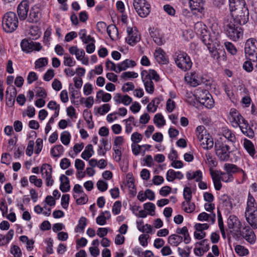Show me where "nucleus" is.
<instances>
[{"label": "nucleus", "instance_id": "f257e3e1", "mask_svg": "<svg viewBox=\"0 0 257 257\" xmlns=\"http://www.w3.org/2000/svg\"><path fill=\"white\" fill-rule=\"evenodd\" d=\"M223 26L225 33L230 39L237 41L242 36L243 31L240 27V25L234 22L233 18H225Z\"/></svg>", "mask_w": 257, "mask_h": 257}, {"label": "nucleus", "instance_id": "f03ea898", "mask_svg": "<svg viewBox=\"0 0 257 257\" xmlns=\"http://www.w3.org/2000/svg\"><path fill=\"white\" fill-rule=\"evenodd\" d=\"M141 76L146 91L149 93L152 94L154 91L152 79L158 81L160 79L159 75L155 70L150 69L149 71L143 70L141 72Z\"/></svg>", "mask_w": 257, "mask_h": 257}, {"label": "nucleus", "instance_id": "7ed1b4c3", "mask_svg": "<svg viewBox=\"0 0 257 257\" xmlns=\"http://www.w3.org/2000/svg\"><path fill=\"white\" fill-rule=\"evenodd\" d=\"M174 59L177 66L183 71L190 70L192 66L193 63L190 56L183 51L176 52L174 55Z\"/></svg>", "mask_w": 257, "mask_h": 257}, {"label": "nucleus", "instance_id": "20e7f679", "mask_svg": "<svg viewBox=\"0 0 257 257\" xmlns=\"http://www.w3.org/2000/svg\"><path fill=\"white\" fill-rule=\"evenodd\" d=\"M18 24V19L16 13L9 12L4 16L2 26L5 32L7 33L14 32L17 28Z\"/></svg>", "mask_w": 257, "mask_h": 257}, {"label": "nucleus", "instance_id": "39448f33", "mask_svg": "<svg viewBox=\"0 0 257 257\" xmlns=\"http://www.w3.org/2000/svg\"><path fill=\"white\" fill-rule=\"evenodd\" d=\"M244 51L247 59L256 63L254 69L257 71V41L254 38L248 39L245 44Z\"/></svg>", "mask_w": 257, "mask_h": 257}, {"label": "nucleus", "instance_id": "423d86ee", "mask_svg": "<svg viewBox=\"0 0 257 257\" xmlns=\"http://www.w3.org/2000/svg\"><path fill=\"white\" fill-rule=\"evenodd\" d=\"M194 31L196 34L200 37L205 45L207 47L210 46L214 39L207 30L206 25L202 22H198L194 25Z\"/></svg>", "mask_w": 257, "mask_h": 257}, {"label": "nucleus", "instance_id": "0eeeda50", "mask_svg": "<svg viewBox=\"0 0 257 257\" xmlns=\"http://www.w3.org/2000/svg\"><path fill=\"white\" fill-rule=\"evenodd\" d=\"M214 149L216 156L222 161H227L230 158V147L225 142L217 141L215 143Z\"/></svg>", "mask_w": 257, "mask_h": 257}, {"label": "nucleus", "instance_id": "6e6552de", "mask_svg": "<svg viewBox=\"0 0 257 257\" xmlns=\"http://www.w3.org/2000/svg\"><path fill=\"white\" fill-rule=\"evenodd\" d=\"M133 5L137 13L141 17L145 18L150 14L151 6L146 0H134Z\"/></svg>", "mask_w": 257, "mask_h": 257}, {"label": "nucleus", "instance_id": "1a4fd4ad", "mask_svg": "<svg viewBox=\"0 0 257 257\" xmlns=\"http://www.w3.org/2000/svg\"><path fill=\"white\" fill-rule=\"evenodd\" d=\"M185 80L192 86L196 87L201 84L207 85V80L201 75L196 72H191L190 73H187L185 76Z\"/></svg>", "mask_w": 257, "mask_h": 257}, {"label": "nucleus", "instance_id": "9d476101", "mask_svg": "<svg viewBox=\"0 0 257 257\" xmlns=\"http://www.w3.org/2000/svg\"><path fill=\"white\" fill-rule=\"evenodd\" d=\"M253 229L249 226H245L240 229L239 234H236V236L237 237H241L250 244H253L256 240V236Z\"/></svg>", "mask_w": 257, "mask_h": 257}, {"label": "nucleus", "instance_id": "9b49d317", "mask_svg": "<svg viewBox=\"0 0 257 257\" xmlns=\"http://www.w3.org/2000/svg\"><path fill=\"white\" fill-rule=\"evenodd\" d=\"M228 119L234 127H237L241 122L245 121V119L240 113L235 108H231L228 116Z\"/></svg>", "mask_w": 257, "mask_h": 257}, {"label": "nucleus", "instance_id": "f8f14e48", "mask_svg": "<svg viewBox=\"0 0 257 257\" xmlns=\"http://www.w3.org/2000/svg\"><path fill=\"white\" fill-rule=\"evenodd\" d=\"M21 46L22 50L27 53L33 50L39 51L42 48L40 43L34 42L31 39H23L21 43Z\"/></svg>", "mask_w": 257, "mask_h": 257}, {"label": "nucleus", "instance_id": "ddd939ff", "mask_svg": "<svg viewBox=\"0 0 257 257\" xmlns=\"http://www.w3.org/2000/svg\"><path fill=\"white\" fill-rule=\"evenodd\" d=\"M126 31L128 36L125 40L128 44L134 46L140 40V35L136 29H134L131 27H127Z\"/></svg>", "mask_w": 257, "mask_h": 257}, {"label": "nucleus", "instance_id": "4468645a", "mask_svg": "<svg viewBox=\"0 0 257 257\" xmlns=\"http://www.w3.org/2000/svg\"><path fill=\"white\" fill-rule=\"evenodd\" d=\"M29 4L27 1H22L18 6L17 13L20 21H24L28 17Z\"/></svg>", "mask_w": 257, "mask_h": 257}, {"label": "nucleus", "instance_id": "2eb2a0df", "mask_svg": "<svg viewBox=\"0 0 257 257\" xmlns=\"http://www.w3.org/2000/svg\"><path fill=\"white\" fill-rule=\"evenodd\" d=\"M247 222L252 229H257V210L244 212Z\"/></svg>", "mask_w": 257, "mask_h": 257}, {"label": "nucleus", "instance_id": "dca6fc26", "mask_svg": "<svg viewBox=\"0 0 257 257\" xmlns=\"http://www.w3.org/2000/svg\"><path fill=\"white\" fill-rule=\"evenodd\" d=\"M227 225L229 228L238 231L240 229L241 223L237 217L234 215H230L227 219Z\"/></svg>", "mask_w": 257, "mask_h": 257}, {"label": "nucleus", "instance_id": "f3484780", "mask_svg": "<svg viewBox=\"0 0 257 257\" xmlns=\"http://www.w3.org/2000/svg\"><path fill=\"white\" fill-rule=\"evenodd\" d=\"M189 5L191 10L202 13L204 10V0H190Z\"/></svg>", "mask_w": 257, "mask_h": 257}, {"label": "nucleus", "instance_id": "a211bd4d", "mask_svg": "<svg viewBox=\"0 0 257 257\" xmlns=\"http://www.w3.org/2000/svg\"><path fill=\"white\" fill-rule=\"evenodd\" d=\"M257 210V203L250 192H248L245 212Z\"/></svg>", "mask_w": 257, "mask_h": 257}, {"label": "nucleus", "instance_id": "6ab92c4d", "mask_svg": "<svg viewBox=\"0 0 257 257\" xmlns=\"http://www.w3.org/2000/svg\"><path fill=\"white\" fill-rule=\"evenodd\" d=\"M136 65V63L134 61L126 59L121 63L117 64L116 73H119L121 71L125 70L130 67H134Z\"/></svg>", "mask_w": 257, "mask_h": 257}, {"label": "nucleus", "instance_id": "aec40b11", "mask_svg": "<svg viewBox=\"0 0 257 257\" xmlns=\"http://www.w3.org/2000/svg\"><path fill=\"white\" fill-rule=\"evenodd\" d=\"M41 13L39 10L32 9L27 17V21L31 23H36L40 20Z\"/></svg>", "mask_w": 257, "mask_h": 257}, {"label": "nucleus", "instance_id": "412c9836", "mask_svg": "<svg viewBox=\"0 0 257 257\" xmlns=\"http://www.w3.org/2000/svg\"><path fill=\"white\" fill-rule=\"evenodd\" d=\"M240 130L242 133L245 136L248 137L249 138H253L254 136V132L253 130L250 128L249 126L247 121L245 120V121L241 122V123L239 126Z\"/></svg>", "mask_w": 257, "mask_h": 257}, {"label": "nucleus", "instance_id": "4be33fe9", "mask_svg": "<svg viewBox=\"0 0 257 257\" xmlns=\"http://www.w3.org/2000/svg\"><path fill=\"white\" fill-rule=\"evenodd\" d=\"M165 55V52L161 48H157L154 53L156 60L158 63L161 64H166L168 61Z\"/></svg>", "mask_w": 257, "mask_h": 257}, {"label": "nucleus", "instance_id": "5701e85b", "mask_svg": "<svg viewBox=\"0 0 257 257\" xmlns=\"http://www.w3.org/2000/svg\"><path fill=\"white\" fill-rule=\"evenodd\" d=\"M230 12H234L245 6L244 0H229Z\"/></svg>", "mask_w": 257, "mask_h": 257}, {"label": "nucleus", "instance_id": "b1692460", "mask_svg": "<svg viewBox=\"0 0 257 257\" xmlns=\"http://www.w3.org/2000/svg\"><path fill=\"white\" fill-rule=\"evenodd\" d=\"M60 181L61 182L60 189L61 191L63 192L69 191L70 189V186L68 178L64 175H61L60 177Z\"/></svg>", "mask_w": 257, "mask_h": 257}, {"label": "nucleus", "instance_id": "393cba45", "mask_svg": "<svg viewBox=\"0 0 257 257\" xmlns=\"http://www.w3.org/2000/svg\"><path fill=\"white\" fill-rule=\"evenodd\" d=\"M209 91L206 89H198L195 94V98L199 102L211 96Z\"/></svg>", "mask_w": 257, "mask_h": 257}, {"label": "nucleus", "instance_id": "a878e982", "mask_svg": "<svg viewBox=\"0 0 257 257\" xmlns=\"http://www.w3.org/2000/svg\"><path fill=\"white\" fill-rule=\"evenodd\" d=\"M219 201L225 210L229 211L232 209V206L230 199L227 195L224 194L221 196Z\"/></svg>", "mask_w": 257, "mask_h": 257}, {"label": "nucleus", "instance_id": "bb28decb", "mask_svg": "<svg viewBox=\"0 0 257 257\" xmlns=\"http://www.w3.org/2000/svg\"><path fill=\"white\" fill-rule=\"evenodd\" d=\"M183 241V237L179 235L173 234L168 238V243L172 246H177Z\"/></svg>", "mask_w": 257, "mask_h": 257}, {"label": "nucleus", "instance_id": "cd10ccee", "mask_svg": "<svg viewBox=\"0 0 257 257\" xmlns=\"http://www.w3.org/2000/svg\"><path fill=\"white\" fill-rule=\"evenodd\" d=\"M243 13V15L239 16L238 17L233 18L234 22L240 25L245 24L248 20V9H244V12Z\"/></svg>", "mask_w": 257, "mask_h": 257}, {"label": "nucleus", "instance_id": "c85d7f7f", "mask_svg": "<svg viewBox=\"0 0 257 257\" xmlns=\"http://www.w3.org/2000/svg\"><path fill=\"white\" fill-rule=\"evenodd\" d=\"M216 215L215 213H212L211 214H207L203 212L200 213L198 216V219L199 221H211L212 223H214L215 221Z\"/></svg>", "mask_w": 257, "mask_h": 257}, {"label": "nucleus", "instance_id": "c756f323", "mask_svg": "<svg viewBox=\"0 0 257 257\" xmlns=\"http://www.w3.org/2000/svg\"><path fill=\"white\" fill-rule=\"evenodd\" d=\"M93 153V146L91 144H89L85 147L81 156L84 160L87 161L92 156Z\"/></svg>", "mask_w": 257, "mask_h": 257}, {"label": "nucleus", "instance_id": "7c9ffc66", "mask_svg": "<svg viewBox=\"0 0 257 257\" xmlns=\"http://www.w3.org/2000/svg\"><path fill=\"white\" fill-rule=\"evenodd\" d=\"M243 146L246 151L251 156H253L255 151L253 143L249 140L244 139L243 140Z\"/></svg>", "mask_w": 257, "mask_h": 257}, {"label": "nucleus", "instance_id": "2f4dec72", "mask_svg": "<svg viewBox=\"0 0 257 257\" xmlns=\"http://www.w3.org/2000/svg\"><path fill=\"white\" fill-rule=\"evenodd\" d=\"M222 133L223 136L227 139L229 142L234 143L236 141V138L234 134L227 127L222 128Z\"/></svg>", "mask_w": 257, "mask_h": 257}, {"label": "nucleus", "instance_id": "473e14b6", "mask_svg": "<svg viewBox=\"0 0 257 257\" xmlns=\"http://www.w3.org/2000/svg\"><path fill=\"white\" fill-rule=\"evenodd\" d=\"M137 228L138 230L142 232H147V233H151L152 231V226L148 224H144V221L141 220L137 221Z\"/></svg>", "mask_w": 257, "mask_h": 257}, {"label": "nucleus", "instance_id": "72a5a7b5", "mask_svg": "<svg viewBox=\"0 0 257 257\" xmlns=\"http://www.w3.org/2000/svg\"><path fill=\"white\" fill-rule=\"evenodd\" d=\"M182 207L184 211L187 213H192L195 209V204L191 202V200H189V202H188V201L183 202Z\"/></svg>", "mask_w": 257, "mask_h": 257}, {"label": "nucleus", "instance_id": "f704fd0d", "mask_svg": "<svg viewBox=\"0 0 257 257\" xmlns=\"http://www.w3.org/2000/svg\"><path fill=\"white\" fill-rule=\"evenodd\" d=\"M79 35L80 39L84 43L87 44L91 42H95L94 39L90 35H86V31L85 29L81 30L79 33Z\"/></svg>", "mask_w": 257, "mask_h": 257}, {"label": "nucleus", "instance_id": "c9c22d12", "mask_svg": "<svg viewBox=\"0 0 257 257\" xmlns=\"http://www.w3.org/2000/svg\"><path fill=\"white\" fill-rule=\"evenodd\" d=\"M52 168L50 165L44 164L41 169V173L43 178L52 175Z\"/></svg>", "mask_w": 257, "mask_h": 257}, {"label": "nucleus", "instance_id": "e433bc0d", "mask_svg": "<svg viewBox=\"0 0 257 257\" xmlns=\"http://www.w3.org/2000/svg\"><path fill=\"white\" fill-rule=\"evenodd\" d=\"M224 168L226 172L231 175L240 171H243L242 170L238 168L236 165L232 164H225Z\"/></svg>", "mask_w": 257, "mask_h": 257}, {"label": "nucleus", "instance_id": "4c0bfd02", "mask_svg": "<svg viewBox=\"0 0 257 257\" xmlns=\"http://www.w3.org/2000/svg\"><path fill=\"white\" fill-rule=\"evenodd\" d=\"M64 148L61 145H56L51 150V154L54 157H58L63 154Z\"/></svg>", "mask_w": 257, "mask_h": 257}, {"label": "nucleus", "instance_id": "58836bf2", "mask_svg": "<svg viewBox=\"0 0 257 257\" xmlns=\"http://www.w3.org/2000/svg\"><path fill=\"white\" fill-rule=\"evenodd\" d=\"M214 143L212 138H208V137H205L204 141L200 143V145L202 146V148L205 150L211 149Z\"/></svg>", "mask_w": 257, "mask_h": 257}, {"label": "nucleus", "instance_id": "ea45409f", "mask_svg": "<svg viewBox=\"0 0 257 257\" xmlns=\"http://www.w3.org/2000/svg\"><path fill=\"white\" fill-rule=\"evenodd\" d=\"M160 103V100L155 98L150 102L147 106V110L150 112H155Z\"/></svg>", "mask_w": 257, "mask_h": 257}, {"label": "nucleus", "instance_id": "a19ab883", "mask_svg": "<svg viewBox=\"0 0 257 257\" xmlns=\"http://www.w3.org/2000/svg\"><path fill=\"white\" fill-rule=\"evenodd\" d=\"M107 33L111 39H114L115 36H118V30L116 27L113 25H109L107 27Z\"/></svg>", "mask_w": 257, "mask_h": 257}, {"label": "nucleus", "instance_id": "79ce46f5", "mask_svg": "<svg viewBox=\"0 0 257 257\" xmlns=\"http://www.w3.org/2000/svg\"><path fill=\"white\" fill-rule=\"evenodd\" d=\"M87 224V219L85 217H81L78 221V224L75 228L76 232H83Z\"/></svg>", "mask_w": 257, "mask_h": 257}, {"label": "nucleus", "instance_id": "37998d69", "mask_svg": "<svg viewBox=\"0 0 257 257\" xmlns=\"http://www.w3.org/2000/svg\"><path fill=\"white\" fill-rule=\"evenodd\" d=\"M208 49L211 55V57L217 60L220 58V54L222 53V55L224 56V54L225 53L223 50H220L219 52L216 49H214L213 47L211 48L210 46H208Z\"/></svg>", "mask_w": 257, "mask_h": 257}, {"label": "nucleus", "instance_id": "c03bdc74", "mask_svg": "<svg viewBox=\"0 0 257 257\" xmlns=\"http://www.w3.org/2000/svg\"><path fill=\"white\" fill-rule=\"evenodd\" d=\"M154 122L158 127H162L165 124V120L161 114L157 113L154 117Z\"/></svg>", "mask_w": 257, "mask_h": 257}, {"label": "nucleus", "instance_id": "a18cd8bd", "mask_svg": "<svg viewBox=\"0 0 257 257\" xmlns=\"http://www.w3.org/2000/svg\"><path fill=\"white\" fill-rule=\"evenodd\" d=\"M126 186L129 189L130 194L135 196L136 194L137 190L134 183V179L129 178L127 181Z\"/></svg>", "mask_w": 257, "mask_h": 257}, {"label": "nucleus", "instance_id": "49530a36", "mask_svg": "<svg viewBox=\"0 0 257 257\" xmlns=\"http://www.w3.org/2000/svg\"><path fill=\"white\" fill-rule=\"evenodd\" d=\"M63 64L65 66L72 67L75 65L76 61L68 54H65L64 56Z\"/></svg>", "mask_w": 257, "mask_h": 257}, {"label": "nucleus", "instance_id": "de8ad7c7", "mask_svg": "<svg viewBox=\"0 0 257 257\" xmlns=\"http://www.w3.org/2000/svg\"><path fill=\"white\" fill-rule=\"evenodd\" d=\"M70 135L69 132L65 131L61 134L60 140L61 142L66 146H67L70 143Z\"/></svg>", "mask_w": 257, "mask_h": 257}, {"label": "nucleus", "instance_id": "09e8293b", "mask_svg": "<svg viewBox=\"0 0 257 257\" xmlns=\"http://www.w3.org/2000/svg\"><path fill=\"white\" fill-rule=\"evenodd\" d=\"M29 181L31 183L34 184V185L37 187H41L42 186L43 182L42 179H38L35 175H32L29 178Z\"/></svg>", "mask_w": 257, "mask_h": 257}, {"label": "nucleus", "instance_id": "8fccbe9b", "mask_svg": "<svg viewBox=\"0 0 257 257\" xmlns=\"http://www.w3.org/2000/svg\"><path fill=\"white\" fill-rule=\"evenodd\" d=\"M110 109V105L108 103H105L100 107H98L97 112L100 115H104L108 112Z\"/></svg>", "mask_w": 257, "mask_h": 257}, {"label": "nucleus", "instance_id": "3c124183", "mask_svg": "<svg viewBox=\"0 0 257 257\" xmlns=\"http://www.w3.org/2000/svg\"><path fill=\"white\" fill-rule=\"evenodd\" d=\"M201 104L204 105V106L207 108H211L214 106V102L212 98V96L208 97L205 100L204 99L203 101L200 102Z\"/></svg>", "mask_w": 257, "mask_h": 257}, {"label": "nucleus", "instance_id": "603ef678", "mask_svg": "<svg viewBox=\"0 0 257 257\" xmlns=\"http://www.w3.org/2000/svg\"><path fill=\"white\" fill-rule=\"evenodd\" d=\"M256 64L252 60H249L244 62L243 65V68L247 72H251L253 70V65L255 66Z\"/></svg>", "mask_w": 257, "mask_h": 257}, {"label": "nucleus", "instance_id": "864d4df0", "mask_svg": "<svg viewBox=\"0 0 257 257\" xmlns=\"http://www.w3.org/2000/svg\"><path fill=\"white\" fill-rule=\"evenodd\" d=\"M235 251L239 255H245L248 253V250L240 245H236L235 246Z\"/></svg>", "mask_w": 257, "mask_h": 257}, {"label": "nucleus", "instance_id": "5fc2aeb1", "mask_svg": "<svg viewBox=\"0 0 257 257\" xmlns=\"http://www.w3.org/2000/svg\"><path fill=\"white\" fill-rule=\"evenodd\" d=\"M121 203L120 201H117L114 202L112 206V212L114 215L118 214L121 210Z\"/></svg>", "mask_w": 257, "mask_h": 257}, {"label": "nucleus", "instance_id": "6e6d98bb", "mask_svg": "<svg viewBox=\"0 0 257 257\" xmlns=\"http://www.w3.org/2000/svg\"><path fill=\"white\" fill-rule=\"evenodd\" d=\"M183 196L185 201H188V202H189V200H191L192 191L190 187H185L184 188L183 191Z\"/></svg>", "mask_w": 257, "mask_h": 257}, {"label": "nucleus", "instance_id": "4d7b16f0", "mask_svg": "<svg viewBox=\"0 0 257 257\" xmlns=\"http://www.w3.org/2000/svg\"><path fill=\"white\" fill-rule=\"evenodd\" d=\"M224 45L227 50L232 55H235L237 52V50L234 46L230 42H226L224 43Z\"/></svg>", "mask_w": 257, "mask_h": 257}, {"label": "nucleus", "instance_id": "13d9d810", "mask_svg": "<svg viewBox=\"0 0 257 257\" xmlns=\"http://www.w3.org/2000/svg\"><path fill=\"white\" fill-rule=\"evenodd\" d=\"M220 179L225 182H230L233 180V177L231 174H229L228 173H220Z\"/></svg>", "mask_w": 257, "mask_h": 257}, {"label": "nucleus", "instance_id": "bf43d9fd", "mask_svg": "<svg viewBox=\"0 0 257 257\" xmlns=\"http://www.w3.org/2000/svg\"><path fill=\"white\" fill-rule=\"evenodd\" d=\"M97 189L101 191L104 192L107 189L108 184L106 182L103 180H99L96 183Z\"/></svg>", "mask_w": 257, "mask_h": 257}, {"label": "nucleus", "instance_id": "052dcab7", "mask_svg": "<svg viewBox=\"0 0 257 257\" xmlns=\"http://www.w3.org/2000/svg\"><path fill=\"white\" fill-rule=\"evenodd\" d=\"M138 77V73L131 71L123 72L121 75V77L124 79H126L127 78H136Z\"/></svg>", "mask_w": 257, "mask_h": 257}, {"label": "nucleus", "instance_id": "680f3d73", "mask_svg": "<svg viewBox=\"0 0 257 257\" xmlns=\"http://www.w3.org/2000/svg\"><path fill=\"white\" fill-rule=\"evenodd\" d=\"M142 135L138 132L134 133L131 136V140L134 144H137L140 142L142 141Z\"/></svg>", "mask_w": 257, "mask_h": 257}, {"label": "nucleus", "instance_id": "e2e57ef3", "mask_svg": "<svg viewBox=\"0 0 257 257\" xmlns=\"http://www.w3.org/2000/svg\"><path fill=\"white\" fill-rule=\"evenodd\" d=\"M52 29L50 27H49L47 29L46 31L44 32V43L48 45L49 43V41L50 39V37L51 35Z\"/></svg>", "mask_w": 257, "mask_h": 257}, {"label": "nucleus", "instance_id": "0e129e2a", "mask_svg": "<svg viewBox=\"0 0 257 257\" xmlns=\"http://www.w3.org/2000/svg\"><path fill=\"white\" fill-rule=\"evenodd\" d=\"M176 172L173 169L168 171L166 174V179L169 182H173L176 179Z\"/></svg>", "mask_w": 257, "mask_h": 257}, {"label": "nucleus", "instance_id": "69168bd1", "mask_svg": "<svg viewBox=\"0 0 257 257\" xmlns=\"http://www.w3.org/2000/svg\"><path fill=\"white\" fill-rule=\"evenodd\" d=\"M48 63V61L46 58H41L38 59L35 62L36 68H41L46 66Z\"/></svg>", "mask_w": 257, "mask_h": 257}, {"label": "nucleus", "instance_id": "338daca9", "mask_svg": "<svg viewBox=\"0 0 257 257\" xmlns=\"http://www.w3.org/2000/svg\"><path fill=\"white\" fill-rule=\"evenodd\" d=\"M75 167L78 171H82L84 168L85 163L81 160L77 159L75 161Z\"/></svg>", "mask_w": 257, "mask_h": 257}, {"label": "nucleus", "instance_id": "774afa93", "mask_svg": "<svg viewBox=\"0 0 257 257\" xmlns=\"http://www.w3.org/2000/svg\"><path fill=\"white\" fill-rule=\"evenodd\" d=\"M171 190L170 186H165L160 190L159 193L162 196H166L171 192Z\"/></svg>", "mask_w": 257, "mask_h": 257}]
</instances>
